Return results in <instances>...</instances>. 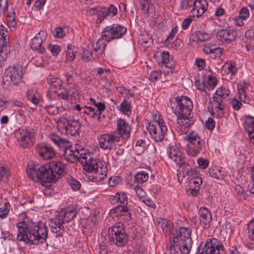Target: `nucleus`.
Here are the masks:
<instances>
[{
    "label": "nucleus",
    "mask_w": 254,
    "mask_h": 254,
    "mask_svg": "<svg viewBox=\"0 0 254 254\" xmlns=\"http://www.w3.org/2000/svg\"><path fill=\"white\" fill-rule=\"evenodd\" d=\"M64 165L60 162H52L48 165L30 164L26 168L29 178L35 183H39L52 190L49 183L55 182L64 172Z\"/></svg>",
    "instance_id": "nucleus-1"
},
{
    "label": "nucleus",
    "mask_w": 254,
    "mask_h": 254,
    "mask_svg": "<svg viewBox=\"0 0 254 254\" xmlns=\"http://www.w3.org/2000/svg\"><path fill=\"white\" fill-rule=\"evenodd\" d=\"M169 106L172 111L177 116V131L180 134H186L191 125L192 102L187 96H178L175 102L170 101Z\"/></svg>",
    "instance_id": "nucleus-2"
},
{
    "label": "nucleus",
    "mask_w": 254,
    "mask_h": 254,
    "mask_svg": "<svg viewBox=\"0 0 254 254\" xmlns=\"http://www.w3.org/2000/svg\"><path fill=\"white\" fill-rule=\"evenodd\" d=\"M17 240L29 245H38L46 242L48 237V228L42 222L28 226L25 221H20L16 224Z\"/></svg>",
    "instance_id": "nucleus-3"
},
{
    "label": "nucleus",
    "mask_w": 254,
    "mask_h": 254,
    "mask_svg": "<svg viewBox=\"0 0 254 254\" xmlns=\"http://www.w3.org/2000/svg\"><path fill=\"white\" fill-rule=\"evenodd\" d=\"M167 153L169 158L179 167L180 172L178 174L179 180L180 177H182V180L185 177H190L193 175L191 167L186 161L184 154L176 144L169 145Z\"/></svg>",
    "instance_id": "nucleus-4"
},
{
    "label": "nucleus",
    "mask_w": 254,
    "mask_h": 254,
    "mask_svg": "<svg viewBox=\"0 0 254 254\" xmlns=\"http://www.w3.org/2000/svg\"><path fill=\"white\" fill-rule=\"evenodd\" d=\"M191 230L189 227H182L176 234L172 232L170 237L171 247H182L181 252L184 254H189L192 246V240L190 238Z\"/></svg>",
    "instance_id": "nucleus-5"
},
{
    "label": "nucleus",
    "mask_w": 254,
    "mask_h": 254,
    "mask_svg": "<svg viewBox=\"0 0 254 254\" xmlns=\"http://www.w3.org/2000/svg\"><path fill=\"white\" fill-rule=\"evenodd\" d=\"M49 138L59 148L64 150V158L67 162L73 163L76 160L79 161L80 154H82L80 153L77 149H71V144L68 140L55 133L50 134Z\"/></svg>",
    "instance_id": "nucleus-6"
},
{
    "label": "nucleus",
    "mask_w": 254,
    "mask_h": 254,
    "mask_svg": "<svg viewBox=\"0 0 254 254\" xmlns=\"http://www.w3.org/2000/svg\"><path fill=\"white\" fill-rule=\"evenodd\" d=\"M239 100L236 97L231 100L232 107L235 110H239L242 107V102L250 104L253 99V88L249 82L241 81L237 85Z\"/></svg>",
    "instance_id": "nucleus-7"
},
{
    "label": "nucleus",
    "mask_w": 254,
    "mask_h": 254,
    "mask_svg": "<svg viewBox=\"0 0 254 254\" xmlns=\"http://www.w3.org/2000/svg\"><path fill=\"white\" fill-rule=\"evenodd\" d=\"M23 66L19 64L8 67L2 77L3 88L9 90L12 86L19 84L23 77Z\"/></svg>",
    "instance_id": "nucleus-8"
},
{
    "label": "nucleus",
    "mask_w": 254,
    "mask_h": 254,
    "mask_svg": "<svg viewBox=\"0 0 254 254\" xmlns=\"http://www.w3.org/2000/svg\"><path fill=\"white\" fill-rule=\"evenodd\" d=\"M58 127L62 133L73 136L78 133L80 124L72 115L66 114L58 122Z\"/></svg>",
    "instance_id": "nucleus-9"
},
{
    "label": "nucleus",
    "mask_w": 254,
    "mask_h": 254,
    "mask_svg": "<svg viewBox=\"0 0 254 254\" xmlns=\"http://www.w3.org/2000/svg\"><path fill=\"white\" fill-rule=\"evenodd\" d=\"M108 237L111 243L118 247H124L128 240V236L125 232L124 224L121 222L116 223L110 227Z\"/></svg>",
    "instance_id": "nucleus-10"
},
{
    "label": "nucleus",
    "mask_w": 254,
    "mask_h": 254,
    "mask_svg": "<svg viewBox=\"0 0 254 254\" xmlns=\"http://www.w3.org/2000/svg\"><path fill=\"white\" fill-rule=\"evenodd\" d=\"M36 132L33 128L20 127L14 131L19 146L23 148H30L35 142Z\"/></svg>",
    "instance_id": "nucleus-11"
},
{
    "label": "nucleus",
    "mask_w": 254,
    "mask_h": 254,
    "mask_svg": "<svg viewBox=\"0 0 254 254\" xmlns=\"http://www.w3.org/2000/svg\"><path fill=\"white\" fill-rule=\"evenodd\" d=\"M127 32V28L124 26L113 24L105 27L101 32V38L109 42L115 39L121 38Z\"/></svg>",
    "instance_id": "nucleus-12"
},
{
    "label": "nucleus",
    "mask_w": 254,
    "mask_h": 254,
    "mask_svg": "<svg viewBox=\"0 0 254 254\" xmlns=\"http://www.w3.org/2000/svg\"><path fill=\"white\" fill-rule=\"evenodd\" d=\"M198 254H225L223 244L215 238H208L205 242Z\"/></svg>",
    "instance_id": "nucleus-13"
},
{
    "label": "nucleus",
    "mask_w": 254,
    "mask_h": 254,
    "mask_svg": "<svg viewBox=\"0 0 254 254\" xmlns=\"http://www.w3.org/2000/svg\"><path fill=\"white\" fill-rule=\"evenodd\" d=\"M189 144L187 149V154L191 156H196L202 150L203 142L198 134L194 131L190 132L187 135Z\"/></svg>",
    "instance_id": "nucleus-14"
},
{
    "label": "nucleus",
    "mask_w": 254,
    "mask_h": 254,
    "mask_svg": "<svg viewBox=\"0 0 254 254\" xmlns=\"http://www.w3.org/2000/svg\"><path fill=\"white\" fill-rule=\"evenodd\" d=\"M117 134L113 131L98 135L97 140L99 147L103 150L108 151L115 149L117 144L121 141Z\"/></svg>",
    "instance_id": "nucleus-15"
},
{
    "label": "nucleus",
    "mask_w": 254,
    "mask_h": 254,
    "mask_svg": "<svg viewBox=\"0 0 254 254\" xmlns=\"http://www.w3.org/2000/svg\"><path fill=\"white\" fill-rule=\"evenodd\" d=\"M117 7L112 4H110L109 7H96L89 10L90 14L97 15V23H101L107 16L114 17L117 14Z\"/></svg>",
    "instance_id": "nucleus-16"
},
{
    "label": "nucleus",
    "mask_w": 254,
    "mask_h": 254,
    "mask_svg": "<svg viewBox=\"0 0 254 254\" xmlns=\"http://www.w3.org/2000/svg\"><path fill=\"white\" fill-rule=\"evenodd\" d=\"M110 214L113 218L119 217L125 222L129 221L131 219L130 209L128 205H118L110 210Z\"/></svg>",
    "instance_id": "nucleus-17"
},
{
    "label": "nucleus",
    "mask_w": 254,
    "mask_h": 254,
    "mask_svg": "<svg viewBox=\"0 0 254 254\" xmlns=\"http://www.w3.org/2000/svg\"><path fill=\"white\" fill-rule=\"evenodd\" d=\"M117 128L114 133H117L119 138L122 141L127 139L130 136L131 127L128 123L124 119L118 118L116 121Z\"/></svg>",
    "instance_id": "nucleus-18"
},
{
    "label": "nucleus",
    "mask_w": 254,
    "mask_h": 254,
    "mask_svg": "<svg viewBox=\"0 0 254 254\" xmlns=\"http://www.w3.org/2000/svg\"><path fill=\"white\" fill-rule=\"evenodd\" d=\"M47 37V34L46 31H40L31 40L30 45L31 48L37 51L40 54H43L46 51L44 43Z\"/></svg>",
    "instance_id": "nucleus-19"
},
{
    "label": "nucleus",
    "mask_w": 254,
    "mask_h": 254,
    "mask_svg": "<svg viewBox=\"0 0 254 254\" xmlns=\"http://www.w3.org/2000/svg\"><path fill=\"white\" fill-rule=\"evenodd\" d=\"M36 152L44 160L53 159L56 155L55 150L53 147L44 142H41L36 145Z\"/></svg>",
    "instance_id": "nucleus-20"
},
{
    "label": "nucleus",
    "mask_w": 254,
    "mask_h": 254,
    "mask_svg": "<svg viewBox=\"0 0 254 254\" xmlns=\"http://www.w3.org/2000/svg\"><path fill=\"white\" fill-rule=\"evenodd\" d=\"M79 162L85 171L91 173L98 167L99 162H101L93 159L89 154H80Z\"/></svg>",
    "instance_id": "nucleus-21"
},
{
    "label": "nucleus",
    "mask_w": 254,
    "mask_h": 254,
    "mask_svg": "<svg viewBox=\"0 0 254 254\" xmlns=\"http://www.w3.org/2000/svg\"><path fill=\"white\" fill-rule=\"evenodd\" d=\"M146 128L150 137L156 142H161L167 132V127H163L162 125L160 127L149 124Z\"/></svg>",
    "instance_id": "nucleus-22"
},
{
    "label": "nucleus",
    "mask_w": 254,
    "mask_h": 254,
    "mask_svg": "<svg viewBox=\"0 0 254 254\" xmlns=\"http://www.w3.org/2000/svg\"><path fill=\"white\" fill-rule=\"evenodd\" d=\"M237 31L234 29H221L216 34V37L222 42L230 43L236 39Z\"/></svg>",
    "instance_id": "nucleus-23"
},
{
    "label": "nucleus",
    "mask_w": 254,
    "mask_h": 254,
    "mask_svg": "<svg viewBox=\"0 0 254 254\" xmlns=\"http://www.w3.org/2000/svg\"><path fill=\"white\" fill-rule=\"evenodd\" d=\"M107 167L104 162H99L97 167L92 173L91 181L94 182H100L107 177Z\"/></svg>",
    "instance_id": "nucleus-24"
},
{
    "label": "nucleus",
    "mask_w": 254,
    "mask_h": 254,
    "mask_svg": "<svg viewBox=\"0 0 254 254\" xmlns=\"http://www.w3.org/2000/svg\"><path fill=\"white\" fill-rule=\"evenodd\" d=\"M203 51L206 54L209 55L210 58L216 59L221 56L223 50L215 43H209L204 45Z\"/></svg>",
    "instance_id": "nucleus-25"
},
{
    "label": "nucleus",
    "mask_w": 254,
    "mask_h": 254,
    "mask_svg": "<svg viewBox=\"0 0 254 254\" xmlns=\"http://www.w3.org/2000/svg\"><path fill=\"white\" fill-rule=\"evenodd\" d=\"M62 220L57 216L54 219L50 220L49 226L52 233L56 234L57 237L62 236L64 233V228Z\"/></svg>",
    "instance_id": "nucleus-26"
},
{
    "label": "nucleus",
    "mask_w": 254,
    "mask_h": 254,
    "mask_svg": "<svg viewBox=\"0 0 254 254\" xmlns=\"http://www.w3.org/2000/svg\"><path fill=\"white\" fill-rule=\"evenodd\" d=\"M27 101L31 103L35 109L42 100V96L37 90L34 88L27 89L25 93Z\"/></svg>",
    "instance_id": "nucleus-27"
},
{
    "label": "nucleus",
    "mask_w": 254,
    "mask_h": 254,
    "mask_svg": "<svg viewBox=\"0 0 254 254\" xmlns=\"http://www.w3.org/2000/svg\"><path fill=\"white\" fill-rule=\"evenodd\" d=\"M207 8L208 2L206 0H195L191 12L193 16L199 17L207 10Z\"/></svg>",
    "instance_id": "nucleus-28"
},
{
    "label": "nucleus",
    "mask_w": 254,
    "mask_h": 254,
    "mask_svg": "<svg viewBox=\"0 0 254 254\" xmlns=\"http://www.w3.org/2000/svg\"><path fill=\"white\" fill-rule=\"evenodd\" d=\"M244 127L248 132L251 142L254 145V118L247 116L245 119Z\"/></svg>",
    "instance_id": "nucleus-29"
},
{
    "label": "nucleus",
    "mask_w": 254,
    "mask_h": 254,
    "mask_svg": "<svg viewBox=\"0 0 254 254\" xmlns=\"http://www.w3.org/2000/svg\"><path fill=\"white\" fill-rule=\"evenodd\" d=\"M200 221L205 227H209L212 222V218L211 212L208 208L201 207L198 211Z\"/></svg>",
    "instance_id": "nucleus-30"
},
{
    "label": "nucleus",
    "mask_w": 254,
    "mask_h": 254,
    "mask_svg": "<svg viewBox=\"0 0 254 254\" xmlns=\"http://www.w3.org/2000/svg\"><path fill=\"white\" fill-rule=\"evenodd\" d=\"M76 214V211L75 209L68 208L62 210L58 216L62 220L63 223H64L72 220Z\"/></svg>",
    "instance_id": "nucleus-31"
},
{
    "label": "nucleus",
    "mask_w": 254,
    "mask_h": 254,
    "mask_svg": "<svg viewBox=\"0 0 254 254\" xmlns=\"http://www.w3.org/2000/svg\"><path fill=\"white\" fill-rule=\"evenodd\" d=\"M156 222L161 227L164 234L168 235L172 233L174 225L170 221L159 217L156 219Z\"/></svg>",
    "instance_id": "nucleus-32"
},
{
    "label": "nucleus",
    "mask_w": 254,
    "mask_h": 254,
    "mask_svg": "<svg viewBox=\"0 0 254 254\" xmlns=\"http://www.w3.org/2000/svg\"><path fill=\"white\" fill-rule=\"evenodd\" d=\"M208 172L210 177L218 180H222L226 176L225 169L219 166L210 168Z\"/></svg>",
    "instance_id": "nucleus-33"
},
{
    "label": "nucleus",
    "mask_w": 254,
    "mask_h": 254,
    "mask_svg": "<svg viewBox=\"0 0 254 254\" xmlns=\"http://www.w3.org/2000/svg\"><path fill=\"white\" fill-rule=\"evenodd\" d=\"M105 41V40L102 38V39L97 40L96 43L93 44L94 48L93 53L97 54V58L101 57L104 53L105 48L106 46Z\"/></svg>",
    "instance_id": "nucleus-34"
},
{
    "label": "nucleus",
    "mask_w": 254,
    "mask_h": 254,
    "mask_svg": "<svg viewBox=\"0 0 254 254\" xmlns=\"http://www.w3.org/2000/svg\"><path fill=\"white\" fill-rule=\"evenodd\" d=\"M193 36L195 41L198 42H203L210 39L211 37V34L203 31H197L195 32Z\"/></svg>",
    "instance_id": "nucleus-35"
},
{
    "label": "nucleus",
    "mask_w": 254,
    "mask_h": 254,
    "mask_svg": "<svg viewBox=\"0 0 254 254\" xmlns=\"http://www.w3.org/2000/svg\"><path fill=\"white\" fill-rule=\"evenodd\" d=\"M8 40V31L2 24L0 25V46L7 45Z\"/></svg>",
    "instance_id": "nucleus-36"
},
{
    "label": "nucleus",
    "mask_w": 254,
    "mask_h": 254,
    "mask_svg": "<svg viewBox=\"0 0 254 254\" xmlns=\"http://www.w3.org/2000/svg\"><path fill=\"white\" fill-rule=\"evenodd\" d=\"M113 201L119 203V205H127L128 199L126 193L124 192H119L113 196Z\"/></svg>",
    "instance_id": "nucleus-37"
},
{
    "label": "nucleus",
    "mask_w": 254,
    "mask_h": 254,
    "mask_svg": "<svg viewBox=\"0 0 254 254\" xmlns=\"http://www.w3.org/2000/svg\"><path fill=\"white\" fill-rule=\"evenodd\" d=\"M69 30V27L67 26L57 27L53 31V36L55 38H62L68 33Z\"/></svg>",
    "instance_id": "nucleus-38"
},
{
    "label": "nucleus",
    "mask_w": 254,
    "mask_h": 254,
    "mask_svg": "<svg viewBox=\"0 0 254 254\" xmlns=\"http://www.w3.org/2000/svg\"><path fill=\"white\" fill-rule=\"evenodd\" d=\"M70 99H75L79 94V88L76 84H72L66 88Z\"/></svg>",
    "instance_id": "nucleus-39"
},
{
    "label": "nucleus",
    "mask_w": 254,
    "mask_h": 254,
    "mask_svg": "<svg viewBox=\"0 0 254 254\" xmlns=\"http://www.w3.org/2000/svg\"><path fill=\"white\" fill-rule=\"evenodd\" d=\"M47 82L51 88H54L56 90H58L61 88L63 83L60 79L52 76L48 78Z\"/></svg>",
    "instance_id": "nucleus-40"
},
{
    "label": "nucleus",
    "mask_w": 254,
    "mask_h": 254,
    "mask_svg": "<svg viewBox=\"0 0 254 254\" xmlns=\"http://www.w3.org/2000/svg\"><path fill=\"white\" fill-rule=\"evenodd\" d=\"M224 108L223 106H212L211 114L214 117L221 118L225 114Z\"/></svg>",
    "instance_id": "nucleus-41"
},
{
    "label": "nucleus",
    "mask_w": 254,
    "mask_h": 254,
    "mask_svg": "<svg viewBox=\"0 0 254 254\" xmlns=\"http://www.w3.org/2000/svg\"><path fill=\"white\" fill-rule=\"evenodd\" d=\"M66 180L67 184L72 190L76 191L80 189L81 186L80 183L71 176H67L66 177Z\"/></svg>",
    "instance_id": "nucleus-42"
},
{
    "label": "nucleus",
    "mask_w": 254,
    "mask_h": 254,
    "mask_svg": "<svg viewBox=\"0 0 254 254\" xmlns=\"http://www.w3.org/2000/svg\"><path fill=\"white\" fill-rule=\"evenodd\" d=\"M56 94L57 96V99L64 101H69V95L66 87H61L58 90H56Z\"/></svg>",
    "instance_id": "nucleus-43"
},
{
    "label": "nucleus",
    "mask_w": 254,
    "mask_h": 254,
    "mask_svg": "<svg viewBox=\"0 0 254 254\" xmlns=\"http://www.w3.org/2000/svg\"><path fill=\"white\" fill-rule=\"evenodd\" d=\"M214 94L222 98L227 99L230 95V91L226 86H221L217 89Z\"/></svg>",
    "instance_id": "nucleus-44"
},
{
    "label": "nucleus",
    "mask_w": 254,
    "mask_h": 254,
    "mask_svg": "<svg viewBox=\"0 0 254 254\" xmlns=\"http://www.w3.org/2000/svg\"><path fill=\"white\" fill-rule=\"evenodd\" d=\"M223 68L226 74L230 73L231 75H235L237 72L235 64L233 63H225L223 65Z\"/></svg>",
    "instance_id": "nucleus-45"
},
{
    "label": "nucleus",
    "mask_w": 254,
    "mask_h": 254,
    "mask_svg": "<svg viewBox=\"0 0 254 254\" xmlns=\"http://www.w3.org/2000/svg\"><path fill=\"white\" fill-rule=\"evenodd\" d=\"M66 55L65 62H70L73 61L75 58V54L76 53V48L72 47L71 46H68L67 47V50L66 51Z\"/></svg>",
    "instance_id": "nucleus-46"
},
{
    "label": "nucleus",
    "mask_w": 254,
    "mask_h": 254,
    "mask_svg": "<svg viewBox=\"0 0 254 254\" xmlns=\"http://www.w3.org/2000/svg\"><path fill=\"white\" fill-rule=\"evenodd\" d=\"M152 117L154 120V122L149 123V124H153L155 126L160 127L163 126V127H166V123L162 118V116L159 114H153Z\"/></svg>",
    "instance_id": "nucleus-47"
},
{
    "label": "nucleus",
    "mask_w": 254,
    "mask_h": 254,
    "mask_svg": "<svg viewBox=\"0 0 254 254\" xmlns=\"http://www.w3.org/2000/svg\"><path fill=\"white\" fill-rule=\"evenodd\" d=\"M134 178L136 183L142 184L147 181L149 176L146 172L140 171L135 175Z\"/></svg>",
    "instance_id": "nucleus-48"
},
{
    "label": "nucleus",
    "mask_w": 254,
    "mask_h": 254,
    "mask_svg": "<svg viewBox=\"0 0 254 254\" xmlns=\"http://www.w3.org/2000/svg\"><path fill=\"white\" fill-rule=\"evenodd\" d=\"M10 176L9 168L7 167L0 165V180L6 182Z\"/></svg>",
    "instance_id": "nucleus-49"
},
{
    "label": "nucleus",
    "mask_w": 254,
    "mask_h": 254,
    "mask_svg": "<svg viewBox=\"0 0 254 254\" xmlns=\"http://www.w3.org/2000/svg\"><path fill=\"white\" fill-rule=\"evenodd\" d=\"M124 115H128L130 113V104L126 100L124 101L120 104L119 109Z\"/></svg>",
    "instance_id": "nucleus-50"
},
{
    "label": "nucleus",
    "mask_w": 254,
    "mask_h": 254,
    "mask_svg": "<svg viewBox=\"0 0 254 254\" xmlns=\"http://www.w3.org/2000/svg\"><path fill=\"white\" fill-rule=\"evenodd\" d=\"M9 202L4 203V205L0 207V218L4 219L7 217L10 208Z\"/></svg>",
    "instance_id": "nucleus-51"
},
{
    "label": "nucleus",
    "mask_w": 254,
    "mask_h": 254,
    "mask_svg": "<svg viewBox=\"0 0 254 254\" xmlns=\"http://www.w3.org/2000/svg\"><path fill=\"white\" fill-rule=\"evenodd\" d=\"M226 100V99L222 98V97L214 94L212 97V106L225 107V104L224 101Z\"/></svg>",
    "instance_id": "nucleus-52"
},
{
    "label": "nucleus",
    "mask_w": 254,
    "mask_h": 254,
    "mask_svg": "<svg viewBox=\"0 0 254 254\" xmlns=\"http://www.w3.org/2000/svg\"><path fill=\"white\" fill-rule=\"evenodd\" d=\"M90 101L91 103L93 104L94 107L97 108L96 111L100 114H101L102 112L105 110L106 106L104 103L102 102L96 103L95 100L92 98H90Z\"/></svg>",
    "instance_id": "nucleus-53"
},
{
    "label": "nucleus",
    "mask_w": 254,
    "mask_h": 254,
    "mask_svg": "<svg viewBox=\"0 0 254 254\" xmlns=\"http://www.w3.org/2000/svg\"><path fill=\"white\" fill-rule=\"evenodd\" d=\"M202 183V179L200 177L194 176L190 180V186L193 185V187L199 188V186Z\"/></svg>",
    "instance_id": "nucleus-54"
},
{
    "label": "nucleus",
    "mask_w": 254,
    "mask_h": 254,
    "mask_svg": "<svg viewBox=\"0 0 254 254\" xmlns=\"http://www.w3.org/2000/svg\"><path fill=\"white\" fill-rule=\"evenodd\" d=\"M141 8L143 13L148 14L149 13V8L150 4V1L149 0H140V1Z\"/></svg>",
    "instance_id": "nucleus-55"
},
{
    "label": "nucleus",
    "mask_w": 254,
    "mask_h": 254,
    "mask_svg": "<svg viewBox=\"0 0 254 254\" xmlns=\"http://www.w3.org/2000/svg\"><path fill=\"white\" fill-rule=\"evenodd\" d=\"M235 191L236 193L239 195L243 199H246L247 198V191L245 190V189L242 187V186L240 185H237L235 186Z\"/></svg>",
    "instance_id": "nucleus-56"
},
{
    "label": "nucleus",
    "mask_w": 254,
    "mask_h": 254,
    "mask_svg": "<svg viewBox=\"0 0 254 254\" xmlns=\"http://www.w3.org/2000/svg\"><path fill=\"white\" fill-rule=\"evenodd\" d=\"M47 48L53 56H57L61 51L60 46L58 45L49 44L47 46Z\"/></svg>",
    "instance_id": "nucleus-57"
},
{
    "label": "nucleus",
    "mask_w": 254,
    "mask_h": 254,
    "mask_svg": "<svg viewBox=\"0 0 254 254\" xmlns=\"http://www.w3.org/2000/svg\"><path fill=\"white\" fill-rule=\"evenodd\" d=\"M10 104V100L5 99L4 97L0 95V109L1 111L6 109Z\"/></svg>",
    "instance_id": "nucleus-58"
},
{
    "label": "nucleus",
    "mask_w": 254,
    "mask_h": 254,
    "mask_svg": "<svg viewBox=\"0 0 254 254\" xmlns=\"http://www.w3.org/2000/svg\"><path fill=\"white\" fill-rule=\"evenodd\" d=\"M7 57V45L0 46V63L4 61Z\"/></svg>",
    "instance_id": "nucleus-59"
},
{
    "label": "nucleus",
    "mask_w": 254,
    "mask_h": 254,
    "mask_svg": "<svg viewBox=\"0 0 254 254\" xmlns=\"http://www.w3.org/2000/svg\"><path fill=\"white\" fill-rule=\"evenodd\" d=\"M194 1V0H182L181 2L182 9L187 10L192 6H193Z\"/></svg>",
    "instance_id": "nucleus-60"
},
{
    "label": "nucleus",
    "mask_w": 254,
    "mask_h": 254,
    "mask_svg": "<svg viewBox=\"0 0 254 254\" xmlns=\"http://www.w3.org/2000/svg\"><path fill=\"white\" fill-rule=\"evenodd\" d=\"M161 72L160 71L155 70L151 72L149 75V80L151 82H155L160 79L161 77Z\"/></svg>",
    "instance_id": "nucleus-61"
},
{
    "label": "nucleus",
    "mask_w": 254,
    "mask_h": 254,
    "mask_svg": "<svg viewBox=\"0 0 254 254\" xmlns=\"http://www.w3.org/2000/svg\"><path fill=\"white\" fill-rule=\"evenodd\" d=\"M249 237L254 241V218L248 224Z\"/></svg>",
    "instance_id": "nucleus-62"
},
{
    "label": "nucleus",
    "mask_w": 254,
    "mask_h": 254,
    "mask_svg": "<svg viewBox=\"0 0 254 254\" xmlns=\"http://www.w3.org/2000/svg\"><path fill=\"white\" fill-rule=\"evenodd\" d=\"M197 162L198 166L203 169H205L207 168L209 164V161L208 160L202 157H200L197 159Z\"/></svg>",
    "instance_id": "nucleus-63"
},
{
    "label": "nucleus",
    "mask_w": 254,
    "mask_h": 254,
    "mask_svg": "<svg viewBox=\"0 0 254 254\" xmlns=\"http://www.w3.org/2000/svg\"><path fill=\"white\" fill-rule=\"evenodd\" d=\"M250 15V12L246 7H243L239 12V16L242 19L246 20Z\"/></svg>",
    "instance_id": "nucleus-64"
}]
</instances>
